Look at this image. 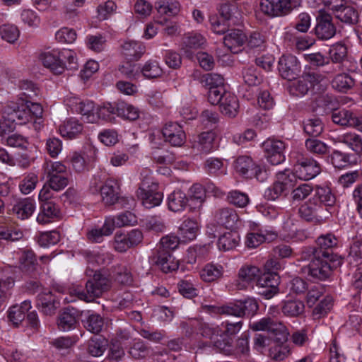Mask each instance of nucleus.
Listing matches in <instances>:
<instances>
[{"instance_id":"obj_1","label":"nucleus","mask_w":362,"mask_h":362,"mask_svg":"<svg viewBox=\"0 0 362 362\" xmlns=\"http://www.w3.org/2000/svg\"><path fill=\"white\" fill-rule=\"evenodd\" d=\"M182 329L185 330V335L189 337L194 330H197L204 338L209 339L210 341H199L193 349L204 351L214 346L220 352L225 355H230V339H221V328L218 326H214L202 320L193 319L181 324Z\"/></svg>"},{"instance_id":"obj_2","label":"nucleus","mask_w":362,"mask_h":362,"mask_svg":"<svg viewBox=\"0 0 362 362\" xmlns=\"http://www.w3.org/2000/svg\"><path fill=\"white\" fill-rule=\"evenodd\" d=\"M249 328L254 332L267 331L272 334L277 344L270 349V355L274 360L282 361L289 354L290 349L285 344L289 334L286 327L281 322L267 316L250 322Z\"/></svg>"},{"instance_id":"obj_3","label":"nucleus","mask_w":362,"mask_h":362,"mask_svg":"<svg viewBox=\"0 0 362 362\" xmlns=\"http://www.w3.org/2000/svg\"><path fill=\"white\" fill-rule=\"evenodd\" d=\"M327 252L315 250L313 247H304L300 259L309 261V264L302 268L303 272L317 280H325L332 274L333 259H326Z\"/></svg>"},{"instance_id":"obj_4","label":"nucleus","mask_w":362,"mask_h":362,"mask_svg":"<svg viewBox=\"0 0 362 362\" xmlns=\"http://www.w3.org/2000/svg\"><path fill=\"white\" fill-rule=\"evenodd\" d=\"M149 169H144L140 173L141 183L136 191V196L146 209L159 206L163 201V194L158 190V184L154 182Z\"/></svg>"},{"instance_id":"obj_5","label":"nucleus","mask_w":362,"mask_h":362,"mask_svg":"<svg viewBox=\"0 0 362 362\" xmlns=\"http://www.w3.org/2000/svg\"><path fill=\"white\" fill-rule=\"evenodd\" d=\"M94 272L93 278L87 281L85 290L79 287L74 288L71 293L76 296L80 300L86 302L93 301L95 298L100 297L105 291H107L110 287V280L93 269H87V276H91Z\"/></svg>"},{"instance_id":"obj_6","label":"nucleus","mask_w":362,"mask_h":362,"mask_svg":"<svg viewBox=\"0 0 362 362\" xmlns=\"http://www.w3.org/2000/svg\"><path fill=\"white\" fill-rule=\"evenodd\" d=\"M212 89L208 93V100L212 105H219L222 114L228 117H235L239 111L240 105L236 95L224 88Z\"/></svg>"},{"instance_id":"obj_7","label":"nucleus","mask_w":362,"mask_h":362,"mask_svg":"<svg viewBox=\"0 0 362 362\" xmlns=\"http://www.w3.org/2000/svg\"><path fill=\"white\" fill-rule=\"evenodd\" d=\"M65 103L71 112L81 115L86 122L95 123L98 121L97 106L93 101L70 95L66 98Z\"/></svg>"},{"instance_id":"obj_8","label":"nucleus","mask_w":362,"mask_h":362,"mask_svg":"<svg viewBox=\"0 0 362 362\" xmlns=\"http://www.w3.org/2000/svg\"><path fill=\"white\" fill-rule=\"evenodd\" d=\"M298 213L303 219L314 223H322L331 214L327 209L322 206L312 197L300 206Z\"/></svg>"},{"instance_id":"obj_9","label":"nucleus","mask_w":362,"mask_h":362,"mask_svg":"<svg viewBox=\"0 0 362 362\" xmlns=\"http://www.w3.org/2000/svg\"><path fill=\"white\" fill-rule=\"evenodd\" d=\"M234 168L237 173L247 178L255 177L260 182H264L267 178V172L255 164L249 156H239L235 161Z\"/></svg>"},{"instance_id":"obj_10","label":"nucleus","mask_w":362,"mask_h":362,"mask_svg":"<svg viewBox=\"0 0 362 362\" xmlns=\"http://www.w3.org/2000/svg\"><path fill=\"white\" fill-rule=\"evenodd\" d=\"M300 2L291 0H261V11L271 17L284 16L298 6Z\"/></svg>"},{"instance_id":"obj_11","label":"nucleus","mask_w":362,"mask_h":362,"mask_svg":"<svg viewBox=\"0 0 362 362\" xmlns=\"http://www.w3.org/2000/svg\"><path fill=\"white\" fill-rule=\"evenodd\" d=\"M262 148L267 161L272 165L281 164L286 159L284 155L286 144L281 140L267 139L262 143Z\"/></svg>"},{"instance_id":"obj_12","label":"nucleus","mask_w":362,"mask_h":362,"mask_svg":"<svg viewBox=\"0 0 362 362\" xmlns=\"http://www.w3.org/2000/svg\"><path fill=\"white\" fill-rule=\"evenodd\" d=\"M293 170L300 180H310L315 177L321 171L320 165L310 158L300 157L297 159Z\"/></svg>"},{"instance_id":"obj_13","label":"nucleus","mask_w":362,"mask_h":362,"mask_svg":"<svg viewBox=\"0 0 362 362\" xmlns=\"http://www.w3.org/2000/svg\"><path fill=\"white\" fill-rule=\"evenodd\" d=\"M331 117L333 122L338 125L351 127L362 132V117L350 110H334L332 112Z\"/></svg>"},{"instance_id":"obj_14","label":"nucleus","mask_w":362,"mask_h":362,"mask_svg":"<svg viewBox=\"0 0 362 362\" xmlns=\"http://www.w3.org/2000/svg\"><path fill=\"white\" fill-rule=\"evenodd\" d=\"M324 76L317 72H305L293 83L291 90L293 94L304 95L315 86L319 84Z\"/></svg>"},{"instance_id":"obj_15","label":"nucleus","mask_w":362,"mask_h":362,"mask_svg":"<svg viewBox=\"0 0 362 362\" xmlns=\"http://www.w3.org/2000/svg\"><path fill=\"white\" fill-rule=\"evenodd\" d=\"M316 21L315 34L318 39L327 40L335 35L336 27L332 22V17L331 15L320 10Z\"/></svg>"},{"instance_id":"obj_16","label":"nucleus","mask_w":362,"mask_h":362,"mask_svg":"<svg viewBox=\"0 0 362 362\" xmlns=\"http://www.w3.org/2000/svg\"><path fill=\"white\" fill-rule=\"evenodd\" d=\"M278 69L282 78L292 81L299 76L300 65L296 57L291 54L283 55L279 60Z\"/></svg>"},{"instance_id":"obj_17","label":"nucleus","mask_w":362,"mask_h":362,"mask_svg":"<svg viewBox=\"0 0 362 362\" xmlns=\"http://www.w3.org/2000/svg\"><path fill=\"white\" fill-rule=\"evenodd\" d=\"M39 60L45 67L57 75L62 74L66 69V65L62 62L60 49L45 51L40 54Z\"/></svg>"},{"instance_id":"obj_18","label":"nucleus","mask_w":362,"mask_h":362,"mask_svg":"<svg viewBox=\"0 0 362 362\" xmlns=\"http://www.w3.org/2000/svg\"><path fill=\"white\" fill-rule=\"evenodd\" d=\"M162 134L166 142L173 146H182L186 141L182 127L176 122H168L162 129Z\"/></svg>"},{"instance_id":"obj_19","label":"nucleus","mask_w":362,"mask_h":362,"mask_svg":"<svg viewBox=\"0 0 362 362\" xmlns=\"http://www.w3.org/2000/svg\"><path fill=\"white\" fill-rule=\"evenodd\" d=\"M260 274L259 269L252 264L243 265L238 273V279L235 286L238 290H245L248 286L257 278Z\"/></svg>"},{"instance_id":"obj_20","label":"nucleus","mask_w":362,"mask_h":362,"mask_svg":"<svg viewBox=\"0 0 362 362\" xmlns=\"http://www.w3.org/2000/svg\"><path fill=\"white\" fill-rule=\"evenodd\" d=\"M98 189L100 190L102 201L105 205H113L117 202L120 190L117 180L108 179L103 186H95V191Z\"/></svg>"},{"instance_id":"obj_21","label":"nucleus","mask_w":362,"mask_h":362,"mask_svg":"<svg viewBox=\"0 0 362 362\" xmlns=\"http://www.w3.org/2000/svg\"><path fill=\"white\" fill-rule=\"evenodd\" d=\"M78 310L74 308H65L58 317V328L64 332L75 329L78 322Z\"/></svg>"},{"instance_id":"obj_22","label":"nucleus","mask_w":362,"mask_h":362,"mask_svg":"<svg viewBox=\"0 0 362 362\" xmlns=\"http://www.w3.org/2000/svg\"><path fill=\"white\" fill-rule=\"evenodd\" d=\"M90 156L85 153L74 152L71 158L72 168L77 173H83L88 169V164L96 158L97 150L93 147L88 148Z\"/></svg>"},{"instance_id":"obj_23","label":"nucleus","mask_w":362,"mask_h":362,"mask_svg":"<svg viewBox=\"0 0 362 362\" xmlns=\"http://www.w3.org/2000/svg\"><path fill=\"white\" fill-rule=\"evenodd\" d=\"M247 37L239 29L228 30L223 37L224 46L231 52L237 53L246 42Z\"/></svg>"},{"instance_id":"obj_24","label":"nucleus","mask_w":362,"mask_h":362,"mask_svg":"<svg viewBox=\"0 0 362 362\" xmlns=\"http://www.w3.org/2000/svg\"><path fill=\"white\" fill-rule=\"evenodd\" d=\"M214 221L217 224L225 226L226 228H232L238 224L239 216L233 209L225 207L216 211Z\"/></svg>"},{"instance_id":"obj_25","label":"nucleus","mask_w":362,"mask_h":362,"mask_svg":"<svg viewBox=\"0 0 362 362\" xmlns=\"http://www.w3.org/2000/svg\"><path fill=\"white\" fill-rule=\"evenodd\" d=\"M59 304V302L49 290H45L37 296V305L47 315L54 314Z\"/></svg>"},{"instance_id":"obj_26","label":"nucleus","mask_w":362,"mask_h":362,"mask_svg":"<svg viewBox=\"0 0 362 362\" xmlns=\"http://www.w3.org/2000/svg\"><path fill=\"white\" fill-rule=\"evenodd\" d=\"M313 190L314 194L312 198L329 211V209L336 203V197L331 189L328 186L317 185Z\"/></svg>"},{"instance_id":"obj_27","label":"nucleus","mask_w":362,"mask_h":362,"mask_svg":"<svg viewBox=\"0 0 362 362\" xmlns=\"http://www.w3.org/2000/svg\"><path fill=\"white\" fill-rule=\"evenodd\" d=\"M61 211L58 205L53 202H45L41 204L40 211L37 216V221L45 224L52 220L59 218Z\"/></svg>"},{"instance_id":"obj_28","label":"nucleus","mask_w":362,"mask_h":362,"mask_svg":"<svg viewBox=\"0 0 362 362\" xmlns=\"http://www.w3.org/2000/svg\"><path fill=\"white\" fill-rule=\"evenodd\" d=\"M199 223L196 219L188 218L179 227V235L182 242L194 240L199 231Z\"/></svg>"},{"instance_id":"obj_29","label":"nucleus","mask_w":362,"mask_h":362,"mask_svg":"<svg viewBox=\"0 0 362 362\" xmlns=\"http://www.w3.org/2000/svg\"><path fill=\"white\" fill-rule=\"evenodd\" d=\"M243 322H230L226 320L221 323L220 332L221 339H230V355L233 353V338L242 329Z\"/></svg>"},{"instance_id":"obj_30","label":"nucleus","mask_w":362,"mask_h":362,"mask_svg":"<svg viewBox=\"0 0 362 362\" xmlns=\"http://www.w3.org/2000/svg\"><path fill=\"white\" fill-rule=\"evenodd\" d=\"M35 209V201L30 198H24L16 202L13 206L12 211L18 218L25 220L32 216Z\"/></svg>"},{"instance_id":"obj_31","label":"nucleus","mask_w":362,"mask_h":362,"mask_svg":"<svg viewBox=\"0 0 362 362\" xmlns=\"http://www.w3.org/2000/svg\"><path fill=\"white\" fill-rule=\"evenodd\" d=\"M168 209L173 212L182 211L189 203V197L181 190H174L168 198Z\"/></svg>"},{"instance_id":"obj_32","label":"nucleus","mask_w":362,"mask_h":362,"mask_svg":"<svg viewBox=\"0 0 362 362\" xmlns=\"http://www.w3.org/2000/svg\"><path fill=\"white\" fill-rule=\"evenodd\" d=\"M113 223L106 219L101 228L94 227L87 231L86 236L92 243H101L105 236H109L113 233Z\"/></svg>"},{"instance_id":"obj_33","label":"nucleus","mask_w":362,"mask_h":362,"mask_svg":"<svg viewBox=\"0 0 362 362\" xmlns=\"http://www.w3.org/2000/svg\"><path fill=\"white\" fill-rule=\"evenodd\" d=\"M214 134L211 132L201 133L194 141L192 148L202 153L211 152L214 147Z\"/></svg>"},{"instance_id":"obj_34","label":"nucleus","mask_w":362,"mask_h":362,"mask_svg":"<svg viewBox=\"0 0 362 362\" xmlns=\"http://www.w3.org/2000/svg\"><path fill=\"white\" fill-rule=\"evenodd\" d=\"M154 254L156 259V262L163 272L168 273L177 269L178 262L172 255V253L158 250L157 253Z\"/></svg>"},{"instance_id":"obj_35","label":"nucleus","mask_w":362,"mask_h":362,"mask_svg":"<svg viewBox=\"0 0 362 362\" xmlns=\"http://www.w3.org/2000/svg\"><path fill=\"white\" fill-rule=\"evenodd\" d=\"M82 255L86 259L88 267L90 266H101L108 264L111 257L108 253L102 252L99 250H83Z\"/></svg>"},{"instance_id":"obj_36","label":"nucleus","mask_w":362,"mask_h":362,"mask_svg":"<svg viewBox=\"0 0 362 362\" xmlns=\"http://www.w3.org/2000/svg\"><path fill=\"white\" fill-rule=\"evenodd\" d=\"M144 52V46L135 41H127L122 47V53L128 61L138 60Z\"/></svg>"},{"instance_id":"obj_37","label":"nucleus","mask_w":362,"mask_h":362,"mask_svg":"<svg viewBox=\"0 0 362 362\" xmlns=\"http://www.w3.org/2000/svg\"><path fill=\"white\" fill-rule=\"evenodd\" d=\"M31 308L30 300H24L21 305H14L8 310V317L15 325H18L24 319L25 313Z\"/></svg>"},{"instance_id":"obj_38","label":"nucleus","mask_w":362,"mask_h":362,"mask_svg":"<svg viewBox=\"0 0 362 362\" xmlns=\"http://www.w3.org/2000/svg\"><path fill=\"white\" fill-rule=\"evenodd\" d=\"M59 131L62 136L71 139L82 132L83 125L77 119L71 118L59 126Z\"/></svg>"},{"instance_id":"obj_39","label":"nucleus","mask_w":362,"mask_h":362,"mask_svg":"<svg viewBox=\"0 0 362 362\" xmlns=\"http://www.w3.org/2000/svg\"><path fill=\"white\" fill-rule=\"evenodd\" d=\"M5 114H8L9 119L13 120L15 124H25L29 121L30 115L24 105H23L21 108L16 104H13L12 105L9 104L5 109Z\"/></svg>"},{"instance_id":"obj_40","label":"nucleus","mask_w":362,"mask_h":362,"mask_svg":"<svg viewBox=\"0 0 362 362\" xmlns=\"http://www.w3.org/2000/svg\"><path fill=\"white\" fill-rule=\"evenodd\" d=\"M337 238L332 233L322 235L316 240L317 247H313L317 251L327 252L328 257L326 259H333L332 253L330 252L332 248L337 245Z\"/></svg>"},{"instance_id":"obj_41","label":"nucleus","mask_w":362,"mask_h":362,"mask_svg":"<svg viewBox=\"0 0 362 362\" xmlns=\"http://www.w3.org/2000/svg\"><path fill=\"white\" fill-rule=\"evenodd\" d=\"M155 8L160 15L175 16L180 11V4L177 0H158L155 3Z\"/></svg>"},{"instance_id":"obj_42","label":"nucleus","mask_w":362,"mask_h":362,"mask_svg":"<svg viewBox=\"0 0 362 362\" xmlns=\"http://www.w3.org/2000/svg\"><path fill=\"white\" fill-rule=\"evenodd\" d=\"M337 141L346 145L357 154L362 153V136L350 132L339 135L337 137Z\"/></svg>"},{"instance_id":"obj_43","label":"nucleus","mask_w":362,"mask_h":362,"mask_svg":"<svg viewBox=\"0 0 362 362\" xmlns=\"http://www.w3.org/2000/svg\"><path fill=\"white\" fill-rule=\"evenodd\" d=\"M21 93L18 94L19 99L22 102L30 103V100H35L39 95L38 88L31 81H21L19 82Z\"/></svg>"},{"instance_id":"obj_44","label":"nucleus","mask_w":362,"mask_h":362,"mask_svg":"<svg viewBox=\"0 0 362 362\" xmlns=\"http://www.w3.org/2000/svg\"><path fill=\"white\" fill-rule=\"evenodd\" d=\"M223 273L224 268L222 265L209 263L201 270L200 276L203 281L211 282L221 278Z\"/></svg>"},{"instance_id":"obj_45","label":"nucleus","mask_w":362,"mask_h":362,"mask_svg":"<svg viewBox=\"0 0 362 362\" xmlns=\"http://www.w3.org/2000/svg\"><path fill=\"white\" fill-rule=\"evenodd\" d=\"M205 171L209 175H224L227 174V167L222 159L210 157L207 158L204 165Z\"/></svg>"},{"instance_id":"obj_46","label":"nucleus","mask_w":362,"mask_h":362,"mask_svg":"<svg viewBox=\"0 0 362 362\" xmlns=\"http://www.w3.org/2000/svg\"><path fill=\"white\" fill-rule=\"evenodd\" d=\"M281 310L286 316L298 317L304 313L305 305L299 300H286L282 303Z\"/></svg>"},{"instance_id":"obj_47","label":"nucleus","mask_w":362,"mask_h":362,"mask_svg":"<svg viewBox=\"0 0 362 362\" xmlns=\"http://www.w3.org/2000/svg\"><path fill=\"white\" fill-rule=\"evenodd\" d=\"M240 236L235 231H230L222 235L218 240V247L220 250L228 251L238 245Z\"/></svg>"},{"instance_id":"obj_48","label":"nucleus","mask_w":362,"mask_h":362,"mask_svg":"<svg viewBox=\"0 0 362 362\" xmlns=\"http://www.w3.org/2000/svg\"><path fill=\"white\" fill-rule=\"evenodd\" d=\"M118 75L130 81L138 80L140 78V66L127 61L118 68Z\"/></svg>"},{"instance_id":"obj_49","label":"nucleus","mask_w":362,"mask_h":362,"mask_svg":"<svg viewBox=\"0 0 362 362\" xmlns=\"http://www.w3.org/2000/svg\"><path fill=\"white\" fill-rule=\"evenodd\" d=\"M206 42L205 38L199 33H191L182 38V47L185 52L190 49L200 48Z\"/></svg>"},{"instance_id":"obj_50","label":"nucleus","mask_w":362,"mask_h":362,"mask_svg":"<svg viewBox=\"0 0 362 362\" xmlns=\"http://www.w3.org/2000/svg\"><path fill=\"white\" fill-rule=\"evenodd\" d=\"M117 115L129 120H135L139 116V110L132 105L124 101H119L116 104Z\"/></svg>"},{"instance_id":"obj_51","label":"nucleus","mask_w":362,"mask_h":362,"mask_svg":"<svg viewBox=\"0 0 362 362\" xmlns=\"http://www.w3.org/2000/svg\"><path fill=\"white\" fill-rule=\"evenodd\" d=\"M297 176L294 170L286 169L276 173L277 182L286 190V192L296 184Z\"/></svg>"},{"instance_id":"obj_52","label":"nucleus","mask_w":362,"mask_h":362,"mask_svg":"<svg viewBox=\"0 0 362 362\" xmlns=\"http://www.w3.org/2000/svg\"><path fill=\"white\" fill-rule=\"evenodd\" d=\"M83 325L88 331L93 334H98L103 329L104 320L99 314L91 313L83 320Z\"/></svg>"},{"instance_id":"obj_53","label":"nucleus","mask_w":362,"mask_h":362,"mask_svg":"<svg viewBox=\"0 0 362 362\" xmlns=\"http://www.w3.org/2000/svg\"><path fill=\"white\" fill-rule=\"evenodd\" d=\"M163 74V69L159 63L153 59L147 61L142 67H140V76L151 79L160 76Z\"/></svg>"},{"instance_id":"obj_54","label":"nucleus","mask_w":362,"mask_h":362,"mask_svg":"<svg viewBox=\"0 0 362 362\" xmlns=\"http://www.w3.org/2000/svg\"><path fill=\"white\" fill-rule=\"evenodd\" d=\"M220 14L226 21H231L232 24H239L241 14L235 4H224L220 7Z\"/></svg>"},{"instance_id":"obj_55","label":"nucleus","mask_w":362,"mask_h":362,"mask_svg":"<svg viewBox=\"0 0 362 362\" xmlns=\"http://www.w3.org/2000/svg\"><path fill=\"white\" fill-rule=\"evenodd\" d=\"M335 16L345 23L355 24L358 20V12L354 7L345 4Z\"/></svg>"},{"instance_id":"obj_56","label":"nucleus","mask_w":362,"mask_h":362,"mask_svg":"<svg viewBox=\"0 0 362 362\" xmlns=\"http://www.w3.org/2000/svg\"><path fill=\"white\" fill-rule=\"evenodd\" d=\"M347 47L339 42L332 45L329 50V57L333 63H342L347 57Z\"/></svg>"},{"instance_id":"obj_57","label":"nucleus","mask_w":362,"mask_h":362,"mask_svg":"<svg viewBox=\"0 0 362 362\" xmlns=\"http://www.w3.org/2000/svg\"><path fill=\"white\" fill-rule=\"evenodd\" d=\"M112 273L115 281L121 284L129 285L133 281L132 273L125 265L117 264L114 266Z\"/></svg>"},{"instance_id":"obj_58","label":"nucleus","mask_w":362,"mask_h":362,"mask_svg":"<svg viewBox=\"0 0 362 362\" xmlns=\"http://www.w3.org/2000/svg\"><path fill=\"white\" fill-rule=\"evenodd\" d=\"M347 261L354 267L362 263V240H355L350 246Z\"/></svg>"},{"instance_id":"obj_59","label":"nucleus","mask_w":362,"mask_h":362,"mask_svg":"<svg viewBox=\"0 0 362 362\" xmlns=\"http://www.w3.org/2000/svg\"><path fill=\"white\" fill-rule=\"evenodd\" d=\"M305 146L308 151L317 156L326 155L329 151V146L328 145L316 139H306Z\"/></svg>"},{"instance_id":"obj_60","label":"nucleus","mask_w":362,"mask_h":362,"mask_svg":"<svg viewBox=\"0 0 362 362\" xmlns=\"http://www.w3.org/2000/svg\"><path fill=\"white\" fill-rule=\"evenodd\" d=\"M180 241H181L180 237L178 238L173 235L163 236L157 245L154 253H157L158 250L172 253V251L176 249L179 245Z\"/></svg>"},{"instance_id":"obj_61","label":"nucleus","mask_w":362,"mask_h":362,"mask_svg":"<svg viewBox=\"0 0 362 362\" xmlns=\"http://www.w3.org/2000/svg\"><path fill=\"white\" fill-rule=\"evenodd\" d=\"M303 129L307 134L316 137L322 132L323 124L320 118H310L304 122Z\"/></svg>"},{"instance_id":"obj_62","label":"nucleus","mask_w":362,"mask_h":362,"mask_svg":"<svg viewBox=\"0 0 362 362\" xmlns=\"http://www.w3.org/2000/svg\"><path fill=\"white\" fill-rule=\"evenodd\" d=\"M37 182V175L35 173H28L19 183L20 191L23 194H28L35 189Z\"/></svg>"},{"instance_id":"obj_63","label":"nucleus","mask_w":362,"mask_h":362,"mask_svg":"<svg viewBox=\"0 0 362 362\" xmlns=\"http://www.w3.org/2000/svg\"><path fill=\"white\" fill-rule=\"evenodd\" d=\"M244 81L250 86H258L262 82V76L254 66L244 69L243 71Z\"/></svg>"},{"instance_id":"obj_64","label":"nucleus","mask_w":362,"mask_h":362,"mask_svg":"<svg viewBox=\"0 0 362 362\" xmlns=\"http://www.w3.org/2000/svg\"><path fill=\"white\" fill-rule=\"evenodd\" d=\"M0 35L2 40L14 43L20 36V31L15 25L4 24L0 26Z\"/></svg>"}]
</instances>
